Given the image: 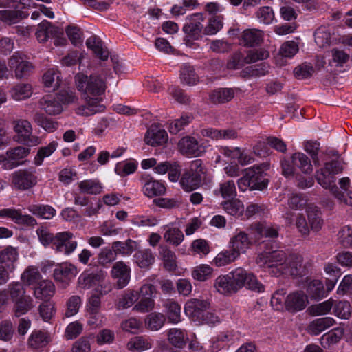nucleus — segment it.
I'll list each match as a JSON object with an SVG mask.
<instances>
[{"mask_svg":"<svg viewBox=\"0 0 352 352\" xmlns=\"http://www.w3.org/2000/svg\"><path fill=\"white\" fill-rule=\"evenodd\" d=\"M78 188L82 193L97 195L102 192L101 183L96 179H86L78 183Z\"/></svg>","mask_w":352,"mask_h":352,"instance_id":"46","label":"nucleus"},{"mask_svg":"<svg viewBox=\"0 0 352 352\" xmlns=\"http://www.w3.org/2000/svg\"><path fill=\"white\" fill-rule=\"evenodd\" d=\"M133 258L135 263L143 269H148L155 262V256L149 249L138 250Z\"/></svg>","mask_w":352,"mask_h":352,"instance_id":"38","label":"nucleus"},{"mask_svg":"<svg viewBox=\"0 0 352 352\" xmlns=\"http://www.w3.org/2000/svg\"><path fill=\"white\" fill-rule=\"evenodd\" d=\"M164 240L175 246H178L184 241V236L180 229L170 223L164 226Z\"/></svg>","mask_w":352,"mask_h":352,"instance_id":"28","label":"nucleus"},{"mask_svg":"<svg viewBox=\"0 0 352 352\" xmlns=\"http://www.w3.org/2000/svg\"><path fill=\"white\" fill-rule=\"evenodd\" d=\"M247 272L243 267H237L228 274L236 292L244 287Z\"/></svg>","mask_w":352,"mask_h":352,"instance_id":"52","label":"nucleus"},{"mask_svg":"<svg viewBox=\"0 0 352 352\" xmlns=\"http://www.w3.org/2000/svg\"><path fill=\"white\" fill-rule=\"evenodd\" d=\"M337 241L344 248L352 247V227L346 226L341 228L337 234Z\"/></svg>","mask_w":352,"mask_h":352,"instance_id":"60","label":"nucleus"},{"mask_svg":"<svg viewBox=\"0 0 352 352\" xmlns=\"http://www.w3.org/2000/svg\"><path fill=\"white\" fill-rule=\"evenodd\" d=\"M87 47L91 50L96 56L102 60H107L109 52L107 47L103 46L100 38L96 35H92L86 41Z\"/></svg>","mask_w":352,"mask_h":352,"instance_id":"25","label":"nucleus"},{"mask_svg":"<svg viewBox=\"0 0 352 352\" xmlns=\"http://www.w3.org/2000/svg\"><path fill=\"white\" fill-rule=\"evenodd\" d=\"M248 230L255 241H258L263 236L274 238L278 236V229L269 225L253 224L249 226Z\"/></svg>","mask_w":352,"mask_h":352,"instance_id":"23","label":"nucleus"},{"mask_svg":"<svg viewBox=\"0 0 352 352\" xmlns=\"http://www.w3.org/2000/svg\"><path fill=\"white\" fill-rule=\"evenodd\" d=\"M333 305V300L331 299L327 300L321 303L311 305L309 307L308 311L312 316H322L326 315L330 312Z\"/></svg>","mask_w":352,"mask_h":352,"instance_id":"63","label":"nucleus"},{"mask_svg":"<svg viewBox=\"0 0 352 352\" xmlns=\"http://www.w3.org/2000/svg\"><path fill=\"white\" fill-rule=\"evenodd\" d=\"M215 195H220L223 199L234 198L236 195V188L234 181H224L219 184V188L214 190Z\"/></svg>","mask_w":352,"mask_h":352,"instance_id":"42","label":"nucleus"},{"mask_svg":"<svg viewBox=\"0 0 352 352\" xmlns=\"http://www.w3.org/2000/svg\"><path fill=\"white\" fill-rule=\"evenodd\" d=\"M35 34L38 41L42 43L51 37L60 34L61 32L58 28L52 25L49 21L45 20L38 25Z\"/></svg>","mask_w":352,"mask_h":352,"instance_id":"26","label":"nucleus"},{"mask_svg":"<svg viewBox=\"0 0 352 352\" xmlns=\"http://www.w3.org/2000/svg\"><path fill=\"white\" fill-rule=\"evenodd\" d=\"M131 267L123 261L116 262L111 269V274L116 280L118 288L126 287L131 279Z\"/></svg>","mask_w":352,"mask_h":352,"instance_id":"13","label":"nucleus"},{"mask_svg":"<svg viewBox=\"0 0 352 352\" xmlns=\"http://www.w3.org/2000/svg\"><path fill=\"white\" fill-rule=\"evenodd\" d=\"M343 335L344 329L342 327L335 328L322 336L321 343L324 347L330 346L338 343Z\"/></svg>","mask_w":352,"mask_h":352,"instance_id":"54","label":"nucleus"},{"mask_svg":"<svg viewBox=\"0 0 352 352\" xmlns=\"http://www.w3.org/2000/svg\"><path fill=\"white\" fill-rule=\"evenodd\" d=\"M168 140L166 131L157 125H151L147 130L144 142L151 146H157L165 144Z\"/></svg>","mask_w":352,"mask_h":352,"instance_id":"18","label":"nucleus"},{"mask_svg":"<svg viewBox=\"0 0 352 352\" xmlns=\"http://www.w3.org/2000/svg\"><path fill=\"white\" fill-rule=\"evenodd\" d=\"M30 148L23 146H16L6 151V156H3L5 161L0 164L6 169H12L19 165L18 161L27 157L30 153Z\"/></svg>","mask_w":352,"mask_h":352,"instance_id":"15","label":"nucleus"},{"mask_svg":"<svg viewBox=\"0 0 352 352\" xmlns=\"http://www.w3.org/2000/svg\"><path fill=\"white\" fill-rule=\"evenodd\" d=\"M0 217L9 218L14 222L20 225L34 226L36 225V220L29 214H22L19 210L14 208H3L0 210Z\"/></svg>","mask_w":352,"mask_h":352,"instance_id":"16","label":"nucleus"},{"mask_svg":"<svg viewBox=\"0 0 352 352\" xmlns=\"http://www.w3.org/2000/svg\"><path fill=\"white\" fill-rule=\"evenodd\" d=\"M55 285L52 281L43 279L33 288V294L36 299L48 300L55 294Z\"/></svg>","mask_w":352,"mask_h":352,"instance_id":"22","label":"nucleus"},{"mask_svg":"<svg viewBox=\"0 0 352 352\" xmlns=\"http://www.w3.org/2000/svg\"><path fill=\"white\" fill-rule=\"evenodd\" d=\"M223 26L222 16H212L209 19L207 25L204 29V33L206 35H214L222 29Z\"/></svg>","mask_w":352,"mask_h":352,"instance_id":"59","label":"nucleus"},{"mask_svg":"<svg viewBox=\"0 0 352 352\" xmlns=\"http://www.w3.org/2000/svg\"><path fill=\"white\" fill-rule=\"evenodd\" d=\"M192 175L199 179L201 182L205 179L206 168L201 160H195L190 162L189 168L186 170Z\"/></svg>","mask_w":352,"mask_h":352,"instance_id":"57","label":"nucleus"},{"mask_svg":"<svg viewBox=\"0 0 352 352\" xmlns=\"http://www.w3.org/2000/svg\"><path fill=\"white\" fill-rule=\"evenodd\" d=\"M8 294L14 303L13 312L16 317L27 314L34 307L32 296L26 294L25 285L20 281H12L7 287Z\"/></svg>","mask_w":352,"mask_h":352,"instance_id":"3","label":"nucleus"},{"mask_svg":"<svg viewBox=\"0 0 352 352\" xmlns=\"http://www.w3.org/2000/svg\"><path fill=\"white\" fill-rule=\"evenodd\" d=\"M179 184L184 191L191 192L198 188L202 182L186 170L180 178Z\"/></svg>","mask_w":352,"mask_h":352,"instance_id":"48","label":"nucleus"},{"mask_svg":"<svg viewBox=\"0 0 352 352\" xmlns=\"http://www.w3.org/2000/svg\"><path fill=\"white\" fill-rule=\"evenodd\" d=\"M82 298L80 296L73 295L70 296L65 304V316L69 318L77 314L82 306Z\"/></svg>","mask_w":352,"mask_h":352,"instance_id":"56","label":"nucleus"},{"mask_svg":"<svg viewBox=\"0 0 352 352\" xmlns=\"http://www.w3.org/2000/svg\"><path fill=\"white\" fill-rule=\"evenodd\" d=\"M287 258L285 253L282 250H276L269 252V272L274 276H279L284 274L287 268Z\"/></svg>","mask_w":352,"mask_h":352,"instance_id":"14","label":"nucleus"},{"mask_svg":"<svg viewBox=\"0 0 352 352\" xmlns=\"http://www.w3.org/2000/svg\"><path fill=\"white\" fill-rule=\"evenodd\" d=\"M164 307L169 322L177 324L181 321V307L177 302L169 300L166 302Z\"/></svg>","mask_w":352,"mask_h":352,"instance_id":"44","label":"nucleus"},{"mask_svg":"<svg viewBox=\"0 0 352 352\" xmlns=\"http://www.w3.org/2000/svg\"><path fill=\"white\" fill-rule=\"evenodd\" d=\"M335 323L336 320L331 317L317 318L309 323L307 331L310 334L316 336L332 327Z\"/></svg>","mask_w":352,"mask_h":352,"instance_id":"30","label":"nucleus"},{"mask_svg":"<svg viewBox=\"0 0 352 352\" xmlns=\"http://www.w3.org/2000/svg\"><path fill=\"white\" fill-rule=\"evenodd\" d=\"M10 94L14 100H25L32 96V87L30 84H18L10 90Z\"/></svg>","mask_w":352,"mask_h":352,"instance_id":"43","label":"nucleus"},{"mask_svg":"<svg viewBox=\"0 0 352 352\" xmlns=\"http://www.w3.org/2000/svg\"><path fill=\"white\" fill-rule=\"evenodd\" d=\"M43 82L46 87L52 90L58 89L61 82L59 72L54 69L47 70L43 76Z\"/></svg>","mask_w":352,"mask_h":352,"instance_id":"53","label":"nucleus"},{"mask_svg":"<svg viewBox=\"0 0 352 352\" xmlns=\"http://www.w3.org/2000/svg\"><path fill=\"white\" fill-rule=\"evenodd\" d=\"M252 241L248 234L245 232L240 231L234 234L230 240V248L239 256L244 254L252 246Z\"/></svg>","mask_w":352,"mask_h":352,"instance_id":"19","label":"nucleus"},{"mask_svg":"<svg viewBox=\"0 0 352 352\" xmlns=\"http://www.w3.org/2000/svg\"><path fill=\"white\" fill-rule=\"evenodd\" d=\"M244 287L257 293L265 291V286L263 283L258 280L253 273L249 272H247Z\"/></svg>","mask_w":352,"mask_h":352,"instance_id":"64","label":"nucleus"},{"mask_svg":"<svg viewBox=\"0 0 352 352\" xmlns=\"http://www.w3.org/2000/svg\"><path fill=\"white\" fill-rule=\"evenodd\" d=\"M138 300V294L133 289L126 291L119 298L116 307L118 309H124L131 307Z\"/></svg>","mask_w":352,"mask_h":352,"instance_id":"51","label":"nucleus"},{"mask_svg":"<svg viewBox=\"0 0 352 352\" xmlns=\"http://www.w3.org/2000/svg\"><path fill=\"white\" fill-rule=\"evenodd\" d=\"M74 234L69 231L58 232L55 235L54 250L67 256L72 254L78 247V242L72 241Z\"/></svg>","mask_w":352,"mask_h":352,"instance_id":"6","label":"nucleus"},{"mask_svg":"<svg viewBox=\"0 0 352 352\" xmlns=\"http://www.w3.org/2000/svg\"><path fill=\"white\" fill-rule=\"evenodd\" d=\"M308 303V298L302 292H294L286 296L285 308L290 312L303 310Z\"/></svg>","mask_w":352,"mask_h":352,"instance_id":"17","label":"nucleus"},{"mask_svg":"<svg viewBox=\"0 0 352 352\" xmlns=\"http://www.w3.org/2000/svg\"><path fill=\"white\" fill-rule=\"evenodd\" d=\"M293 164L302 173L311 175L313 172V166L309 158L303 153H296L291 157Z\"/></svg>","mask_w":352,"mask_h":352,"instance_id":"32","label":"nucleus"},{"mask_svg":"<svg viewBox=\"0 0 352 352\" xmlns=\"http://www.w3.org/2000/svg\"><path fill=\"white\" fill-rule=\"evenodd\" d=\"M269 168L268 164H262L245 170V175L250 180L253 189L262 190L267 187L268 180L263 177Z\"/></svg>","mask_w":352,"mask_h":352,"instance_id":"7","label":"nucleus"},{"mask_svg":"<svg viewBox=\"0 0 352 352\" xmlns=\"http://www.w3.org/2000/svg\"><path fill=\"white\" fill-rule=\"evenodd\" d=\"M214 287L218 293L226 296L237 292L228 274L218 276L214 280Z\"/></svg>","mask_w":352,"mask_h":352,"instance_id":"29","label":"nucleus"},{"mask_svg":"<svg viewBox=\"0 0 352 352\" xmlns=\"http://www.w3.org/2000/svg\"><path fill=\"white\" fill-rule=\"evenodd\" d=\"M188 22L183 28L184 32L195 39L199 38L203 30L202 22L204 21L201 13H196L187 17Z\"/></svg>","mask_w":352,"mask_h":352,"instance_id":"20","label":"nucleus"},{"mask_svg":"<svg viewBox=\"0 0 352 352\" xmlns=\"http://www.w3.org/2000/svg\"><path fill=\"white\" fill-rule=\"evenodd\" d=\"M210 306V304L208 300L193 298L186 302L184 311L192 321L199 323Z\"/></svg>","mask_w":352,"mask_h":352,"instance_id":"8","label":"nucleus"},{"mask_svg":"<svg viewBox=\"0 0 352 352\" xmlns=\"http://www.w3.org/2000/svg\"><path fill=\"white\" fill-rule=\"evenodd\" d=\"M28 210L33 215L43 219H52L56 214V210L50 205L31 204Z\"/></svg>","mask_w":352,"mask_h":352,"instance_id":"35","label":"nucleus"},{"mask_svg":"<svg viewBox=\"0 0 352 352\" xmlns=\"http://www.w3.org/2000/svg\"><path fill=\"white\" fill-rule=\"evenodd\" d=\"M75 82L85 101L84 104L76 109V114L90 116L104 111L105 106L102 104L101 96L104 94L107 85L100 76L79 73L75 76Z\"/></svg>","mask_w":352,"mask_h":352,"instance_id":"1","label":"nucleus"},{"mask_svg":"<svg viewBox=\"0 0 352 352\" xmlns=\"http://www.w3.org/2000/svg\"><path fill=\"white\" fill-rule=\"evenodd\" d=\"M38 104L40 108L50 116L59 115L63 111V105L56 96H45L40 99Z\"/></svg>","mask_w":352,"mask_h":352,"instance_id":"21","label":"nucleus"},{"mask_svg":"<svg viewBox=\"0 0 352 352\" xmlns=\"http://www.w3.org/2000/svg\"><path fill=\"white\" fill-rule=\"evenodd\" d=\"M151 347V342L142 336L133 338L127 343V349L131 351H142Z\"/></svg>","mask_w":352,"mask_h":352,"instance_id":"55","label":"nucleus"},{"mask_svg":"<svg viewBox=\"0 0 352 352\" xmlns=\"http://www.w3.org/2000/svg\"><path fill=\"white\" fill-rule=\"evenodd\" d=\"M112 248L116 254L129 256L133 251L140 248V244L135 241L128 239L125 242L116 241L113 243Z\"/></svg>","mask_w":352,"mask_h":352,"instance_id":"40","label":"nucleus"},{"mask_svg":"<svg viewBox=\"0 0 352 352\" xmlns=\"http://www.w3.org/2000/svg\"><path fill=\"white\" fill-rule=\"evenodd\" d=\"M21 280L25 285L36 286L43 279L37 267L28 266L21 274Z\"/></svg>","mask_w":352,"mask_h":352,"instance_id":"36","label":"nucleus"},{"mask_svg":"<svg viewBox=\"0 0 352 352\" xmlns=\"http://www.w3.org/2000/svg\"><path fill=\"white\" fill-rule=\"evenodd\" d=\"M306 212L310 230L318 232L322 228L323 219L318 208L314 205H308L306 208Z\"/></svg>","mask_w":352,"mask_h":352,"instance_id":"27","label":"nucleus"},{"mask_svg":"<svg viewBox=\"0 0 352 352\" xmlns=\"http://www.w3.org/2000/svg\"><path fill=\"white\" fill-rule=\"evenodd\" d=\"M180 80L184 85L193 86L198 82L199 77L192 66L184 65L180 70Z\"/></svg>","mask_w":352,"mask_h":352,"instance_id":"45","label":"nucleus"},{"mask_svg":"<svg viewBox=\"0 0 352 352\" xmlns=\"http://www.w3.org/2000/svg\"><path fill=\"white\" fill-rule=\"evenodd\" d=\"M192 120V116L190 114H183L179 118L175 119L170 123L168 127L170 133L177 134L188 125Z\"/></svg>","mask_w":352,"mask_h":352,"instance_id":"58","label":"nucleus"},{"mask_svg":"<svg viewBox=\"0 0 352 352\" xmlns=\"http://www.w3.org/2000/svg\"><path fill=\"white\" fill-rule=\"evenodd\" d=\"M142 190L146 197H153L164 195L166 191V188L164 185L159 181L151 179L145 182Z\"/></svg>","mask_w":352,"mask_h":352,"instance_id":"41","label":"nucleus"},{"mask_svg":"<svg viewBox=\"0 0 352 352\" xmlns=\"http://www.w3.org/2000/svg\"><path fill=\"white\" fill-rule=\"evenodd\" d=\"M167 336L169 343L175 348L179 349L184 348L189 340L187 333L177 328L170 329Z\"/></svg>","mask_w":352,"mask_h":352,"instance_id":"31","label":"nucleus"},{"mask_svg":"<svg viewBox=\"0 0 352 352\" xmlns=\"http://www.w3.org/2000/svg\"><path fill=\"white\" fill-rule=\"evenodd\" d=\"M223 210L229 215L239 217L244 212V205L238 199H229L221 203Z\"/></svg>","mask_w":352,"mask_h":352,"instance_id":"39","label":"nucleus"},{"mask_svg":"<svg viewBox=\"0 0 352 352\" xmlns=\"http://www.w3.org/2000/svg\"><path fill=\"white\" fill-rule=\"evenodd\" d=\"M52 340L50 332L45 329L34 330L29 336L28 346L34 351H41L45 348Z\"/></svg>","mask_w":352,"mask_h":352,"instance_id":"12","label":"nucleus"},{"mask_svg":"<svg viewBox=\"0 0 352 352\" xmlns=\"http://www.w3.org/2000/svg\"><path fill=\"white\" fill-rule=\"evenodd\" d=\"M12 184L19 190H28L37 183L35 171L32 169L19 170L12 174Z\"/></svg>","mask_w":352,"mask_h":352,"instance_id":"10","label":"nucleus"},{"mask_svg":"<svg viewBox=\"0 0 352 352\" xmlns=\"http://www.w3.org/2000/svg\"><path fill=\"white\" fill-rule=\"evenodd\" d=\"M213 273V269L207 264L195 266L191 272L192 277L198 281L204 282L210 279Z\"/></svg>","mask_w":352,"mask_h":352,"instance_id":"49","label":"nucleus"},{"mask_svg":"<svg viewBox=\"0 0 352 352\" xmlns=\"http://www.w3.org/2000/svg\"><path fill=\"white\" fill-rule=\"evenodd\" d=\"M104 276L100 273H82L78 278V283L80 287L84 289H89L91 287L100 283Z\"/></svg>","mask_w":352,"mask_h":352,"instance_id":"37","label":"nucleus"},{"mask_svg":"<svg viewBox=\"0 0 352 352\" xmlns=\"http://www.w3.org/2000/svg\"><path fill=\"white\" fill-rule=\"evenodd\" d=\"M344 170L343 165L338 160L326 162L322 168L316 171L315 177L317 182L331 193L341 203L352 206V192H344L339 190L336 184V175Z\"/></svg>","mask_w":352,"mask_h":352,"instance_id":"2","label":"nucleus"},{"mask_svg":"<svg viewBox=\"0 0 352 352\" xmlns=\"http://www.w3.org/2000/svg\"><path fill=\"white\" fill-rule=\"evenodd\" d=\"M166 322V316L160 312H152L144 318L145 327L151 331H157L161 329Z\"/></svg>","mask_w":352,"mask_h":352,"instance_id":"34","label":"nucleus"},{"mask_svg":"<svg viewBox=\"0 0 352 352\" xmlns=\"http://www.w3.org/2000/svg\"><path fill=\"white\" fill-rule=\"evenodd\" d=\"M239 256L231 248L219 252L213 259L214 264L217 267L227 265L236 261Z\"/></svg>","mask_w":352,"mask_h":352,"instance_id":"50","label":"nucleus"},{"mask_svg":"<svg viewBox=\"0 0 352 352\" xmlns=\"http://www.w3.org/2000/svg\"><path fill=\"white\" fill-rule=\"evenodd\" d=\"M204 143L193 137L186 136L182 138L178 142V149L181 153L187 156L199 157L205 152Z\"/></svg>","mask_w":352,"mask_h":352,"instance_id":"11","label":"nucleus"},{"mask_svg":"<svg viewBox=\"0 0 352 352\" xmlns=\"http://www.w3.org/2000/svg\"><path fill=\"white\" fill-rule=\"evenodd\" d=\"M14 140L28 146H35L41 144V139L32 135V124L27 120L19 119L14 121Z\"/></svg>","mask_w":352,"mask_h":352,"instance_id":"4","label":"nucleus"},{"mask_svg":"<svg viewBox=\"0 0 352 352\" xmlns=\"http://www.w3.org/2000/svg\"><path fill=\"white\" fill-rule=\"evenodd\" d=\"M242 37L245 45L252 47L263 41V34L258 29H248L243 32Z\"/></svg>","mask_w":352,"mask_h":352,"instance_id":"47","label":"nucleus"},{"mask_svg":"<svg viewBox=\"0 0 352 352\" xmlns=\"http://www.w3.org/2000/svg\"><path fill=\"white\" fill-rule=\"evenodd\" d=\"M232 340V336L228 331L220 333L212 338V347L213 350L220 348H228L229 343Z\"/></svg>","mask_w":352,"mask_h":352,"instance_id":"62","label":"nucleus"},{"mask_svg":"<svg viewBox=\"0 0 352 352\" xmlns=\"http://www.w3.org/2000/svg\"><path fill=\"white\" fill-rule=\"evenodd\" d=\"M78 273V268L71 263L65 262L58 265L54 270L53 276L56 281L66 287Z\"/></svg>","mask_w":352,"mask_h":352,"instance_id":"9","label":"nucleus"},{"mask_svg":"<svg viewBox=\"0 0 352 352\" xmlns=\"http://www.w3.org/2000/svg\"><path fill=\"white\" fill-rule=\"evenodd\" d=\"M287 270L284 274L289 273L293 276H304L307 273L305 265H302V257L297 254H291L287 258Z\"/></svg>","mask_w":352,"mask_h":352,"instance_id":"24","label":"nucleus"},{"mask_svg":"<svg viewBox=\"0 0 352 352\" xmlns=\"http://www.w3.org/2000/svg\"><path fill=\"white\" fill-rule=\"evenodd\" d=\"M8 66L14 71L18 79L25 78L33 73L34 67L28 57L19 52H14L8 59Z\"/></svg>","mask_w":352,"mask_h":352,"instance_id":"5","label":"nucleus"},{"mask_svg":"<svg viewBox=\"0 0 352 352\" xmlns=\"http://www.w3.org/2000/svg\"><path fill=\"white\" fill-rule=\"evenodd\" d=\"M57 142H52L47 146L41 148L34 157V164L41 166L45 157H50L56 149Z\"/></svg>","mask_w":352,"mask_h":352,"instance_id":"61","label":"nucleus"},{"mask_svg":"<svg viewBox=\"0 0 352 352\" xmlns=\"http://www.w3.org/2000/svg\"><path fill=\"white\" fill-rule=\"evenodd\" d=\"M232 88H219L214 90L209 96L210 101L213 104H223L230 102L234 97Z\"/></svg>","mask_w":352,"mask_h":352,"instance_id":"33","label":"nucleus"}]
</instances>
